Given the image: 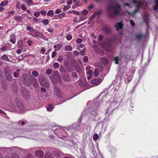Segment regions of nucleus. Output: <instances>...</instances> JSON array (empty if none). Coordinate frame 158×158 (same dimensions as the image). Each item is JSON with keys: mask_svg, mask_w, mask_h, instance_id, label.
Wrapping results in <instances>:
<instances>
[{"mask_svg": "<svg viewBox=\"0 0 158 158\" xmlns=\"http://www.w3.org/2000/svg\"><path fill=\"white\" fill-rule=\"evenodd\" d=\"M66 14L65 13H61L59 15L60 18H61L63 17H65Z\"/></svg>", "mask_w": 158, "mask_h": 158, "instance_id": "49", "label": "nucleus"}, {"mask_svg": "<svg viewBox=\"0 0 158 158\" xmlns=\"http://www.w3.org/2000/svg\"><path fill=\"white\" fill-rule=\"evenodd\" d=\"M65 50L66 51H71L72 50V48L70 46H66L65 47Z\"/></svg>", "mask_w": 158, "mask_h": 158, "instance_id": "30", "label": "nucleus"}, {"mask_svg": "<svg viewBox=\"0 0 158 158\" xmlns=\"http://www.w3.org/2000/svg\"><path fill=\"white\" fill-rule=\"evenodd\" d=\"M62 47V45L61 44H57L56 45H54L53 46L54 48H55V51H58Z\"/></svg>", "mask_w": 158, "mask_h": 158, "instance_id": "19", "label": "nucleus"}, {"mask_svg": "<svg viewBox=\"0 0 158 158\" xmlns=\"http://www.w3.org/2000/svg\"><path fill=\"white\" fill-rule=\"evenodd\" d=\"M79 5L78 4V3H75V4L73 5L72 6V8H75L77 7L78 5Z\"/></svg>", "mask_w": 158, "mask_h": 158, "instance_id": "63", "label": "nucleus"}, {"mask_svg": "<svg viewBox=\"0 0 158 158\" xmlns=\"http://www.w3.org/2000/svg\"><path fill=\"white\" fill-rule=\"evenodd\" d=\"M40 12L42 15H46V12L45 10H41Z\"/></svg>", "mask_w": 158, "mask_h": 158, "instance_id": "54", "label": "nucleus"}, {"mask_svg": "<svg viewBox=\"0 0 158 158\" xmlns=\"http://www.w3.org/2000/svg\"><path fill=\"white\" fill-rule=\"evenodd\" d=\"M55 79L56 80L57 82L59 83H61L62 82V80L60 75H59V76L56 77V78Z\"/></svg>", "mask_w": 158, "mask_h": 158, "instance_id": "31", "label": "nucleus"}, {"mask_svg": "<svg viewBox=\"0 0 158 158\" xmlns=\"http://www.w3.org/2000/svg\"><path fill=\"white\" fill-rule=\"evenodd\" d=\"M42 22L45 25H47L49 21L47 19H43L42 21Z\"/></svg>", "mask_w": 158, "mask_h": 158, "instance_id": "37", "label": "nucleus"}, {"mask_svg": "<svg viewBox=\"0 0 158 158\" xmlns=\"http://www.w3.org/2000/svg\"><path fill=\"white\" fill-rule=\"evenodd\" d=\"M62 79L64 80L65 81H68L69 80V76L66 77L64 76L62 77Z\"/></svg>", "mask_w": 158, "mask_h": 158, "instance_id": "48", "label": "nucleus"}, {"mask_svg": "<svg viewBox=\"0 0 158 158\" xmlns=\"http://www.w3.org/2000/svg\"><path fill=\"white\" fill-rule=\"evenodd\" d=\"M52 73V70L50 69H48L46 71V73L48 75H50Z\"/></svg>", "mask_w": 158, "mask_h": 158, "instance_id": "44", "label": "nucleus"}, {"mask_svg": "<svg viewBox=\"0 0 158 158\" xmlns=\"http://www.w3.org/2000/svg\"><path fill=\"white\" fill-rule=\"evenodd\" d=\"M38 81L40 84L42 86H45V85L44 82L45 80L44 76L42 75H40L38 78Z\"/></svg>", "mask_w": 158, "mask_h": 158, "instance_id": "11", "label": "nucleus"}, {"mask_svg": "<svg viewBox=\"0 0 158 158\" xmlns=\"http://www.w3.org/2000/svg\"><path fill=\"white\" fill-rule=\"evenodd\" d=\"M55 92L57 96L59 98L61 97V93L60 89L57 88L55 90Z\"/></svg>", "mask_w": 158, "mask_h": 158, "instance_id": "22", "label": "nucleus"}, {"mask_svg": "<svg viewBox=\"0 0 158 158\" xmlns=\"http://www.w3.org/2000/svg\"><path fill=\"white\" fill-rule=\"evenodd\" d=\"M19 69H17L16 71L14 73L13 75L14 77L17 78L19 77Z\"/></svg>", "mask_w": 158, "mask_h": 158, "instance_id": "21", "label": "nucleus"}, {"mask_svg": "<svg viewBox=\"0 0 158 158\" xmlns=\"http://www.w3.org/2000/svg\"><path fill=\"white\" fill-rule=\"evenodd\" d=\"M145 38V35L142 33L136 34L135 36V39L138 41L141 40Z\"/></svg>", "mask_w": 158, "mask_h": 158, "instance_id": "12", "label": "nucleus"}, {"mask_svg": "<svg viewBox=\"0 0 158 158\" xmlns=\"http://www.w3.org/2000/svg\"><path fill=\"white\" fill-rule=\"evenodd\" d=\"M99 110L98 106L95 107L91 112V114L94 116H96L98 114V111Z\"/></svg>", "mask_w": 158, "mask_h": 158, "instance_id": "17", "label": "nucleus"}, {"mask_svg": "<svg viewBox=\"0 0 158 158\" xmlns=\"http://www.w3.org/2000/svg\"><path fill=\"white\" fill-rule=\"evenodd\" d=\"M4 73L5 78L7 81L10 82L12 81V74L9 67L8 66L5 67L4 69Z\"/></svg>", "mask_w": 158, "mask_h": 158, "instance_id": "3", "label": "nucleus"}, {"mask_svg": "<svg viewBox=\"0 0 158 158\" xmlns=\"http://www.w3.org/2000/svg\"><path fill=\"white\" fill-rule=\"evenodd\" d=\"M134 3H136L137 6L135 10L132 12L128 13L129 15H134L136 13H137L140 8L142 6L145 7L147 5V4L145 1L144 0H141L139 1L136 2L135 0L133 1Z\"/></svg>", "mask_w": 158, "mask_h": 158, "instance_id": "2", "label": "nucleus"}, {"mask_svg": "<svg viewBox=\"0 0 158 158\" xmlns=\"http://www.w3.org/2000/svg\"><path fill=\"white\" fill-rule=\"evenodd\" d=\"M116 38V37L115 36L114 37L111 38L108 42H106L102 44V46L103 48L105 50L108 51H111L110 47H111V42L110 41H113L115 40Z\"/></svg>", "mask_w": 158, "mask_h": 158, "instance_id": "5", "label": "nucleus"}, {"mask_svg": "<svg viewBox=\"0 0 158 158\" xmlns=\"http://www.w3.org/2000/svg\"><path fill=\"white\" fill-rule=\"evenodd\" d=\"M53 106L52 104H49L46 107L47 110L48 111H51L52 110Z\"/></svg>", "mask_w": 158, "mask_h": 158, "instance_id": "25", "label": "nucleus"}, {"mask_svg": "<svg viewBox=\"0 0 158 158\" xmlns=\"http://www.w3.org/2000/svg\"><path fill=\"white\" fill-rule=\"evenodd\" d=\"M86 50L85 48H84L82 50H81L80 52V54L81 55L83 56L85 54V52Z\"/></svg>", "mask_w": 158, "mask_h": 158, "instance_id": "32", "label": "nucleus"}, {"mask_svg": "<svg viewBox=\"0 0 158 158\" xmlns=\"http://www.w3.org/2000/svg\"><path fill=\"white\" fill-rule=\"evenodd\" d=\"M82 40L81 39L77 38V42L78 43H80L82 42Z\"/></svg>", "mask_w": 158, "mask_h": 158, "instance_id": "62", "label": "nucleus"}, {"mask_svg": "<svg viewBox=\"0 0 158 158\" xmlns=\"http://www.w3.org/2000/svg\"><path fill=\"white\" fill-rule=\"evenodd\" d=\"M103 31L106 34H110L111 32V30L110 27L108 26H104L102 28Z\"/></svg>", "mask_w": 158, "mask_h": 158, "instance_id": "14", "label": "nucleus"}, {"mask_svg": "<svg viewBox=\"0 0 158 158\" xmlns=\"http://www.w3.org/2000/svg\"><path fill=\"white\" fill-rule=\"evenodd\" d=\"M130 23L132 27H134L135 26V24L133 20H130Z\"/></svg>", "mask_w": 158, "mask_h": 158, "instance_id": "59", "label": "nucleus"}, {"mask_svg": "<svg viewBox=\"0 0 158 158\" xmlns=\"http://www.w3.org/2000/svg\"><path fill=\"white\" fill-rule=\"evenodd\" d=\"M29 34L33 37H38L42 39H43L44 37V35L42 33L39 31L37 30H35L33 33L31 34Z\"/></svg>", "mask_w": 158, "mask_h": 158, "instance_id": "8", "label": "nucleus"}, {"mask_svg": "<svg viewBox=\"0 0 158 158\" xmlns=\"http://www.w3.org/2000/svg\"><path fill=\"white\" fill-rule=\"evenodd\" d=\"M155 5L153 7L155 10H158V0H154Z\"/></svg>", "mask_w": 158, "mask_h": 158, "instance_id": "24", "label": "nucleus"}, {"mask_svg": "<svg viewBox=\"0 0 158 158\" xmlns=\"http://www.w3.org/2000/svg\"><path fill=\"white\" fill-rule=\"evenodd\" d=\"M88 13V11L86 10H83L81 12V14L84 16H85Z\"/></svg>", "mask_w": 158, "mask_h": 158, "instance_id": "36", "label": "nucleus"}, {"mask_svg": "<svg viewBox=\"0 0 158 158\" xmlns=\"http://www.w3.org/2000/svg\"><path fill=\"white\" fill-rule=\"evenodd\" d=\"M23 41H19L18 43V45L19 46V47L21 49H22L23 47Z\"/></svg>", "mask_w": 158, "mask_h": 158, "instance_id": "35", "label": "nucleus"}, {"mask_svg": "<svg viewBox=\"0 0 158 158\" xmlns=\"http://www.w3.org/2000/svg\"><path fill=\"white\" fill-rule=\"evenodd\" d=\"M27 29L30 31V32H34V31H35V30L34 29L33 27H28L27 28Z\"/></svg>", "mask_w": 158, "mask_h": 158, "instance_id": "33", "label": "nucleus"}, {"mask_svg": "<svg viewBox=\"0 0 158 158\" xmlns=\"http://www.w3.org/2000/svg\"><path fill=\"white\" fill-rule=\"evenodd\" d=\"M53 75L55 79H56V77L58 76H59V75H60L58 71L56 70H55L53 71Z\"/></svg>", "mask_w": 158, "mask_h": 158, "instance_id": "26", "label": "nucleus"}, {"mask_svg": "<svg viewBox=\"0 0 158 158\" xmlns=\"http://www.w3.org/2000/svg\"><path fill=\"white\" fill-rule=\"evenodd\" d=\"M93 139L95 140L98 139V135L97 134H94L93 136Z\"/></svg>", "mask_w": 158, "mask_h": 158, "instance_id": "41", "label": "nucleus"}, {"mask_svg": "<svg viewBox=\"0 0 158 158\" xmlns=\"http://www.w3.org/2000/svg\"><path fill=\"white\" fill-rule=\"evenodd\" d=\"M53 68L55 69H57L60 66V64L57 62H55L53 65Z\"/></svg>", "mask_w": 158, "mask_h": 158, "instance_id": "27", "label": "nucleus"}, {"mask_svg": "<svg viewBox=\"0 0 158 158\" xmlns=\"http://www.w3.org/2000/svg\"><path fill=\"white\" fill-rule=\"evenodd\" d=\"M68 13L69 14L73 13L75 15H79L80 14L78 11H75V10H70L68 11Z\"/></svg>", "mask_w": 158, "mask_h": 158, "instance_id": "28", "label": "nucleus"}, {"mask_svg": "<svg viewBox=\"0 0 158 158\" xmlns=\"http://www.w3.org/2000/svg\"><path fill=\"white\" fill-rule=\"evenodd\" d=\"M102 81V80L100 78H95L91 81V83L92 85H98Z\"/></svg>", "mask_w": 158, "mask_h": 158, "instance_id": "10", "label": "nucleus"}, {"mask_svg": "<svg viewBox=\"0 0 158 158\" xmlns=\"http://www.w3.org/2000/svg\"><path fill=\"white\" fill-rule=\"evenodd\" d=\"M45 158H54L52 155H47L45 156Z\"/></svg>", "mask_w": 158, "mask_h": 158, "instance_id": "64", "label": "nucleus"}, {"mask_svg": "<svg viewBox=\"0 0 158 158\" xmlns=\"http://www.w3.org/2000/svg\"><path fill=\"white\" fill-rule=\"evenodd\" d=\"M53 10H49L47 13V15L48 16H52L54 14L53 13Z\"/></svg>", "mask_w": 158, "mask_h": 158, "instance_id": "40", "label": "nucleus"}, {"mask_svg": "<svg viewBox=\"0 0 158 158\" xmlns=\"http://www.w3.org/2000/svg\"><path fill=\"white\" fill-rule=\"evenodd\" d=\"M21 7L23 10H26L27 7L24 4H22Z\"/></svg>", "mask_w": 158, "mask_h": 158, "instance_id": "50", "label": "nucleus"}, {"mask_svg": "<svg viewBox=\"0 0 158 158\" xmlns=\"http://www.w3.org/2000/svg\"><path fill=\"white\" fill-rule=\"evenodd\" d=\"M107 13L111 17H113L120 14L121 8L117 3H112L107 7Z\"/></svg>", "mask_w": 158, "mask_h": 158, "instance_id": "1", "label": "nucleus"}, {"mask_svg": "<svg viewBox=\"0 0 158 158\" xmlns=\"http://www.w3.org/2000/svg\"><path fill=\"white\" fill-rule=\"evenodd\" d=\"M132 79V77L131 76H129L127 77V78H125V81L126 82H129Z\"/></svg>", "mask_w": 158, "mask_h": 158, "instance_id": "34", "label": "nucleus"}, {"mask_svg": "<svg viewBox=\"0 0 158 158\" xmlns=\"http://www.w3.org/2000/svg\"><path fill=\"white\" fill-rule=\"evenodd\" d=\"M101 62L104 65H106L108 62L107 59L105 57H102L100 59Z\"/></svg>", "mask_w": 158, "mask_h": 158, "instance_id": "18", "label": "nucleus"}, {"mask_svg": "<svg viewBox=\"0 0 158 158\" xmlns=\"http://www.w3.org/2000/svg\"><path fill=\"white\" fill-rule=\"evenodd\" d=\"M72 76L73 77L76 78L77 77V74L76 72H73L72 73Z\"/></svg>", "mask_w": 158, "mask_h": 158, "instance_id": "57", "label": "nucleus"}, {"mask_svg": "<svg viewBox=\"0 0 158 158\" xmlns=\"http://www.w3.org/2000/svg\"><path fill=\"white\" fill-rule=\"evenodd\" d=\"M2 59L6 60H9L7 56L6 55H4L2 56Z\"/></svg>", "mask_w": 158, "mask_h": 158, "instance_id": "42", "label": "nucleus"}, {"mask_svg": "<svg viewBox=\"0 0 158 158\" xmlns=\"http://www.w3.org/2000/svg\"><path fill=\"white\" fill-rule=\"evenodd\" d=\"M72 38V36L71 35H69L67 36L66 39L69 40H70Z\"/></svg>", "mask_w": 158, "mask_h": 158, "instance_id": "60", "label": "nucleus"}, {"mask_svg": "<svg viewBox=\"0 0 158 158\" xmlns=\"http://www.w3.org/2000/svg\"><path fill=\"white\" fill-rule=\"evenodd\" d=\"M40 15V11H38L34 13V15L36 17H39Z\"/></svg>", "mask_w": 158, "mask_h": 158, "instance_id": "46", "label": "nucleus"}, {"mask_svg": "<svg viewBox=\"0 0 158 158\" xmlns=\"http://www.w3.org/2000/svg\"><path fill=\"white\" fill-rule=\"evenodd\" d=\"M123 24L121 22L118 23L116 24L115 27L116 28L117 30L118 31L119 29H121L123 27Z\"/></svg>", "mask_w": 158, "mask_h": 158, "instance_id": "20", "label": "nucleus"}, {"mask_svg": "<svg viewBox=\"0 0 158 158\" xmlns=\"http://www.w3.org/2000/svg\"><path fill=\"white\" fill-rule=\"evenodd\" d=\"M114 60L115 61V63L116 64H118L119 62L118 61L119 60L118 57L116 56L114 58Z\"/></svg>", "mask_w": 158, "mask_h": 158, "instance_id": "47", "label": "nucleus"}, {"mask_svg": "<svg viewBox=\"0 0 158 158\" xmlns=\"http://www.w3.org/2000/svg\"><path fill=\"white\" fill-rule=\"evenodd\" d=\"M14 19L19 21H20L22 20L20 17L19 16L14 17Z\"/></svg>", "mask_w": 158, "mask_h": 158, "instance_id": "43", "label": "nucleus"}, {"mask_svg": "<svg viewBox=\"0 0 158 158\" xmlns=\"http://www.w3.org/2000/svg\"><path fill=\"white\" fill-rule=\"evenodd\" d=\"M83 61L85 62L86 63L88 61V57L87 56H84L83 59Z\"/></svg>", "mask_w": 158, "mask_h": 158, "instance_id": "39", "label": "nucleus"}, {"mask_svg": "<svg viewBox=\"0 0 158 158\" xmlns=\"http://www.w3.org/2000/svg\"><path fill=\"white\" fill-rule=\"evenodd\" d=\"M101 11H96L95 12L94 14L93 15H94V16H96V15H99L101 13Z\"/></svg>", "mask_w": 158, "mask_h": 158, "instance_id": "53", "label": "nucleus"}, {"mask_svg": "<svg viewBox=\"0 0 158 158\" xmlns=\"http://www.w3.org/2000/svg\"><path fill=\"white\" fill-rule=\"evenodd\" d=\"M31 84L32 83L33 86L35 88H37L39 85V84L37 79L33 77H31Z\"/></svg>", "mask_w": 158, "mask_h": 158, "instance_id": "13", "label": "nucleus"}, {"mask_svg": "<svg viewBox=\"0 0 158 158\" xmlns=\"http://www.w3.org/2000/svg\"><path fill=\"white\" fill-rule=\"evenodd\" d=\"M143 18L144 22L146 23L147 26H148V23L149 19L147 15L146 14H144V15L143 16Z\"/></svg>", "mask_w": 158, "mask_h": 158, "instance_id": "16", "label": "nucleus"}, {"mask_svg": "<svg viewBox=\"0 0 158 158\" xmlns=\"http://www.w3.org/2000/svg\"><path fill=\"white\" fill-rule=\"evenodd\" d=\"M22 78L25 84L27 86H30L31 85V77L27 73L23 74Z\"/></svg>", "mask_w": 158, "mask_h": 158, "instance_id": "4", "label": "nucleus"}, {"mask_svg": "<svg viewBox=\"0 0 158 158\" xmlns=\"http://www.w3.org/2000/svg\"><path fill=\"white\" fill-rule=\"evenodd\" d=\"M86 18V17L85 16L81 15V16L80 17V20L81 21H83L85 20Z\"/></svg>", "mask_w": 158, "mask_h": 158, "instance_id": "38", "label": "nucleus"}, {"mask_svg": "<svg viewBox=\"0 0 158 158\" xmlns=\"http://www.w3.org/2000/svg\"><path fill=\"white\" fill-rule=\"evenodd\" d=\"M35 155L37 157L43 158L44 155V152L42 150H39L35 152Z\"/></svg>", "mask_w": 158, "mask_h": 158, "instance_id": "9", "label": "nucleus"}, {"mask_svg": "<svg viewBox=\"0 0 158 158\" xmlns=\"http://www.w3.org/2000/svg\"><path fill=\"white\" fill-rule=\"evenodd\" d=\"M32 74L34 77H36L38 76L39 73L37 71L34 70L32 72Z\"/></svg>", "mask_w": 158, "mask_h": 158, "instance_id": "23", "label": "nucleus"}, {"mask_svg": "<svg viewBox=\"0 0 158 158\" xmlns=\"http://www.w3.org/2000/svg\"><path fill=\"white\" fill-rule=\"evenodd\" d=\"M63 58L61 56H59L57 59V61L60 62H63Z\"/></svg>", "mask_w": 158, "mask_h": 158, "instance_id": "45", "label": "nucleus"}, {"mask_svg": "<svg viewBox=\"0 0 158 158\" xmlns=\"http://www.w3.org/2000/svg\"><path fill=\"white\" fill-rule=\"evenodd\" d=\"M57 55V52L55 51H54L52 52V57L53 58L56 56Z\"/></svg>", "mask_w": 158, "mask_h": 158, "instance_id": "56", "label": "nucleus"}, {"mask_svg": "<svg viewBox=\"0 0 158 158\" xmlns=\"http://www.w3.org/2000/svg\"><path fill=\"white\" fill-rule=\"evenodd\" d=\"M74 54L76 56H77L79 54V52L77 51H74L73 52Z\"/></svg>", "mask_w": 158, "mask_h": 158, "instance_id": "55", "label": "nucleus"}, {"mask_svg": "<svg viewBox=\"0 0 158 158\" xmlns=\"http://www.w3.org/2000/svg\"><path fill=\"white\" fill-rule=\"evenodd\" d=\"M87 73L89 76H91L93 74V71L91 70H89L87 72Z\"/></svg>", "mask_w": 158, "mask_h": 158, "instance_id": "61", "label": "nucleus"}, {"mask_svg": "<svg viewBox=\"0 0 158 158\" xmlns=\"http://www.w3.org/2000/svg\"><path fill=\"white\" fill-rule=\"evenodd\" d=\"M70 6L67 5L65 6L63 8V10H68L69 8H70Z\"/></svg>", "mask_w": 158, "mask_h": 158, "instance_id": "52", "label": "nucleus"}, {"mask_svg": "<svg viewBox=\"0 0 158 158\" xmlns=\"http://www.w3.org/2000/svg\"><path fill=\"white\" fill-rule=\"evenodd\" d=\"M15 103L19 110L20 113H22L24 110V107L22 100L19 98H17L15 100Z\"/></svg>", "mask_w": 158, "mask_h": 158, "instance_id": "6", "label": "nucleus"}, {"mask_svg": "<svg viewBox=\"0 0 158 158\" xmlns=\"http://www.w3.org/2000/svg\"><path fill=\"white\" fill-rule=\"evenodd\" d=\"M54 154L58 157L60 156V153L58 151H55L54 152Z\"/></svg>", "mask_w": 158, "mask_h": 158, "instance_id": "51", "label": "nucleus"}, {"mask_svg": "<svg viewBox=\"0 0 158 158\" xmlns=\"http://www.w3.org/2000/svg\"><path fill=\"white\" fill-rule=\"evenodd\" d=\"M16 37L14 34L10 35L9 39L10 41L13 44H15L16 41Z\"/></svg>", "mask_w": 158, "mask_h": 158, "instance_id": "15", "label": "nucleus"}, {"mask_svg": "<svg viewBox=\"0 0 158 158\" xmlns=\"http://www.w3.org/2000/svg\"><path fill=\"white\" fill-rule=\"evenodd\" d=\"M95 66L97 69L94 70V75L95 77H97L99 74V70L102 71V67L101 64L99 63H96L95 64Z\"/></svg>", "mask_w": 158, "mask_h": 158, "instance_id": "7", "label": "nucleus"}, {"mask_svg": "<svg viewBox=\"0 0 158 158\" xmlns=\"http://www.w3.org/2000/svg\"><path fill=\"white\" fill-rule=\"evenodd\" d=\"M8 1L5 0L2 2L1 4L0 5L2 6H5L8 3Z\"/></svg>", "mask_w": 158, "mask_h": 158, "instance_id": "29", "label": "nucleus"}, {"mask_svg": "<svg viewBox=\"0 0 158 158\" xmlns=\"http://www.w3.org/2000/svg\"><path fill=\"white\" fill-rule=\"evenodd\" d=\"M32 41L31 40H29L27 41V43L29 46H32Z\"/></svg>", "mask_w": 158, "mask_h": 158, "instance_id": "58", "label": "nucleus"}]
</instances>
